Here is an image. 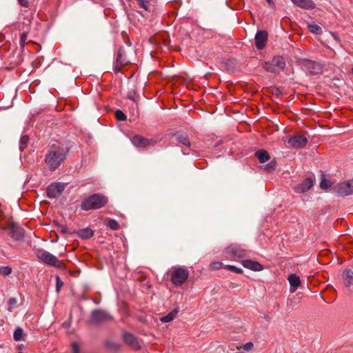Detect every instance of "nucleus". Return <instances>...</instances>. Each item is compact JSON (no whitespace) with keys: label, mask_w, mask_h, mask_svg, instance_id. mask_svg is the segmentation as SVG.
<instances>
[{"label":"nucleus","mask_w":353,"mask_h":353,"mask_svg":"<svg viewBox=\"0 0 353 353\" xmlns=\"http://www.w3.org/2000/svg\"><path fill=\"white\" fill-rule=\"evenodd\" d=\"M288 279L290 285V292H294L301 283L299 276L295 274H292L289 275Z\"/></svg>","instance_id":"nucleus-18"},{"label":"nucleus","mask_w":353,"mask_h":353,"mask_svg":"<svg viewBox=\"0 0 353 353\" xmlns=\"http://www.w3.org/2000/svg\"><path fill=\"white\" fill-rule=\"evenodd\" d=\"M22 231L21 230H16L13 231L12 237L15 240H19L22 236Z\"/></svg>","instance_id":"nucleus-38"},{"label":"nucleus","mask_w":353,"mask_h":353,"mask_svg":"<svg viewBox=\"0 0 353 353\" xmlns=\"http://www.w3.org/2000/svg\"><path fill=\"white\" fill-rule=\"evenodd\" d=\"M189 272L181 267H173L170 271V280L175 285H181L188 279Z\"/></svg>","instance_id":"nucleus-4"},{"label":"nucleus","mask_w":353,"mask_h":353,"mask_svg":"<svg viewBox=\"0 0 353 353\" xmlns=\"http://www.w3.org/2000/svg\"><path fill=\"white\" fill-rule=\"evenodd\" d=\"M332 36H333V37L334 38L335 40L339 41V38H338V37L336 35H335L334 34H332Z\"/></svg>","instance_id":"nucleus-45"},{"label":"nucleus","mask_w":353,"mask_h":353,"mask_svg":"<svg viewBox=\"0 0 353 353\" xmlns=\"http://www.w3.org/2000/svg\"><path fill=\"white\" fill-rule=\"evenodd\" d=\"M123 339L125 343L134 350H139L141 347V341L134 335L128 332H125L123 334Z\"/></svg>","instance_id":"nucleus-12"},{"label":"nucleus","mask_w":353,"mask_h":353,"mask_svg":"<svg viewBox=\"0 0 353 353\" xmlns=\"http://www.w3.org/2000/svg\"><path fill=\"white\" fill-rule=\"evenodd\" d=\"M285 62L281 56H275L269 61H266L263 65L265 70L272 73H277L285 68Z\"/></svg>","instance_id":"nucleus-5"},{"label":"nucleus","mask_w":353,"mask_h":353,"mask_svg":"<svg viewBox=\"0 0 353 353\" xmlns=\"http://www.w3.org/2000/svg\"><path fill=\"white\" fill-rule=\"evenodd\" d=\"M268 32L265 30H259L256 32L254 40L257 49L262 50L265 47L268 41Z\"/></svg>","instance_id":"nucleus-13"},{"label":"nucleus","mask_w":353,"mask_h":353,"mask_svg":"<svg viewBox=\"0 0 353 353\" xmlns=\"http://www.w3.org/2000/svg\"><path fill=\"white\" fill-rule=\"evenodd\" d=\"M253 347H254V345L252 342H248L241 346H237L236 349L239 350L243 349V350H245V351H250L253 348Z\"/></svg>","instance_id":"nucleus-32"},{"label":"nucleus","mask_w":353,"mask_h":353,"mask_svg":"<svg viewBox=\"0 0 353 353\" xmlns=\"http://www.w3.org/2000/svg\"><path fill=\"white\" fill-rule=\"evenodd\" d=\"M304 66L312 74H317L322 70L319 63L311 60L304 61Z\"/></svg>","instance_id":"nucleus-16"},{"label":"nucleus","mask_w":353,"mask_h":353,"mask_svg":"<svg viewBox=\"0 0 353 353\" xmlns=\"http://www.w3.org/2000/svg\"><path fill=\"white\" fill-rule=\"evenodd\" d=\"M330 186L331 182L326 179L325 176L322 177L321 181L320 183V188L323 190H327Z\"/></svg>","instance_id":"nucleus-28"},{"label":"nucleus","mask_w":353,"mask_h":353,"mask_svg":"<svg viewBox=\"0 0 353 353\" xmlns=\"http://www.w3.org/2000/svg\"><path fill=\"white\" fill-rule=\"evenodd\" d=\"M292 3L298 7L304 9H312L314 8V3L312 0H291Z\"/></svg>","instance_id":"nucleus-19"},{"label":"nucleus","mask_w":353,"mask_h":353,"mask_svg":"<svg viewBox=\"0 0 353 353\" xmlns=\"http://www.w3.org/2000/svg\"><path fill=\"white\" fill-rule=\"evenodd\" d=\"M343 284L346 287L353 285V272L350 270H346L343 273Z\"/></svg>","instance_id":"nucleus-20"},{"label":"nucleus","mask_w":353,"mask_h":353,"mask_svg":"<svg viewBox=\"0 0 353 353\" xmlns=\"http://www.w3.org/2000/svg\"><path fill=\"white\" fill-rule=\"evenodd\" d=\"M72 350L73 353H79V346L77 343L72 344Z\"/></svg>","instance_id":"nucleus-40"},{"label":"nucleus","mask_w":353,"mask_h":353,"mask_svg":"<svg viewBox=\"0 0 353 353\" xmlns=\"http://www.w3.org/2000/svg\"><path fill=\"white\" fill-rule=\"evenodd\" d=\"M256 156L261 163H265L270 160V157L265 150H261L256 152Z\"/></svg>","instance_id":"nucleus-22"},{"label":"nucleus","mask_w":353,"mask_h":353,"mask_svg":"<svg viewBox=\"0 0 353 353\" xmlns=\"http://www.w3.org/2000/svg\"><path fill=\"white\" fill-rule=\"evenodd\" d=\"M23 331L21 328L17 327L14 332V339L16 341H19L23 339Z\"/></svg>","instance_id":"nucleus-26"},{"label":"nucleus","mask_w":353,"mask_h":353,"mask_svg":"<svg viewBox=\"0 0 353 353\" xmlns=\"http://www.w3.org/2000/svg\"><path fill=\"white\" fill-rule=\"evenodd\" d=\"M178 313H179V309L176 308V309L173 310L172 311H171L167 315L162 316L160 320L161 322H163V323L170 322L176 318Z\"/></svg>","instance_id":"nucleus-21"},{"label":"nucleus","mask_w":353,"mask_h":353,"mask_svg":"<svg viewBox=\"0 0 353 353\" xmlns=\"http://www.w3.org/2000/svg\"><path fill=\"white\" fill-rule=\"evenodd\" d=\"M107 226L113 230H117L119 228L117 221L114 219H109L107 222Z\"/></svg>","instance_id":"nucleus-29"},{"label":"nucleus","mask_w":353,"mask_h":353,"mask_svg":"<svg viewBox=\"0 0 353 353\" xmlns=\"http://www.w3.org/2000/svg\"><path fill=\"white\" fill-rule=\"evenodd\" d=\"M115 117L119 121H125L127 119L125 114L121 110H119L115 112Z\"/></svg>","instance_id":"nucleus-35"},{"label":"nucleus","mask_w":353,"mask_h":353,"mask_svg":"<svg viewBox=\"0 0 353 353\" xmlns=\"http://www.w3.org/2000/svg\"><path fill=\"white\" fill-rule=\"evenodd\" d=\"M130 63V60L126 58L125 53L122 48H119L117 52V60L114 67L116 73L121 72L124 66Z\"/></svg>","instance_id":"nucleus-6"},{"label":"nucleus","mask_w":353,"mask_h":353,"mask_svg":"<svg viewBox=\"0 0 353 353\" xmlns=\"http://www.w3.org/2000/svg\"><path fill=\"white\" fill-rule=\"evenodd\" d=\"M131 141L134 145L140 148H145L153 144V141L152 140L145 139L140 135H135L132 137Z\"/></svg>","instance_id":"nucleus-15"},{"label":"nucleus","mask_w":353,"mask_h":353,"mask_svg":"<svg viewBox=\"0 0 353 353\" xmlns=\"http://www.w3.org/2000/svg\"><path fill=\"white\" fill-rule=\"evenodd\" d=\"M179 141L182 143L183 145L190 147V142L186 137H181L179 138Z\"/></svg>","instance_id":"nucleus-39"},{"label":"nucleus","mask_w":353,"mask_h":353,"mask_svg":"<svg viewBox=\"0 0 353 353\" xmlns=\"http://www.w3.org/2000/svg\"><path fill=\"white\" fill-rule=\"evenodd\" d=\"M276 167V161L274 160L271 161L269 163L265 165V170L268 172L274 170Z\"/></svg>","instance_id":"nucleus-37"},{"label":"nucleus","mask_w":353,"mask_h":353,"mask_svg":"<svg viewBox=\"0 0 353 353\" xmlns=\"http://www.w3.org/2000/svg\"><path fill=\"white\" fill-rule=\"evenodd\" d=\"M8 303L10 306V309H11L17 304V299L15 298H10Z\"/></svg>","instance_id":"nucleus-41"},{"label":"nucleus","mask_w":353,"mask_h":353,"mask_svg":"<svg viewBox=\"0 0 353 353\" xmlns=\"http://www.w3.org/2000/svg\"><path fill=\"white\" fill-rule=\"evenodd\" d=\"M314 181V176L307 177L301 183L295 186L294 190L296 193L305 192L313 186Z\"/></svg>","instance_id":"nucleus-11"},{"label":"nucleus","mask_w":353,"mask_h":353,"mask_svg":"<svg viewBox=\"0 0 353 353\" xmlns=\"http://www.w3.org/2000/svg\"><path fill=\"white\" fill-rule=\"evenodd\" d=\"M12 272V268L10 266L0 267V274L2 276H8Z\"/></svg>","instance_id":"nucleus-31"},{"label":"nucleus","mask_w":353,"mask_h":353,"mask_svg":"<svg viewBox=\"0 0 353 353\" xmlns=\"http://www.w3.org/2000/svg\"><path fill=\"white\" fill-rule=\"evenodd\" d=\"M223 268L226 269V270H230L232 272H235L236 274H242L243 273V270L241 268L235 267L234 265H225L223 267Z\"/></svg>","instance_id":"nucleus-30"},{"label":"nucleus","mask_w":353,"mask_h":353,"mask_svg":"<svg viewBox=\"0 0 353 353\" xmlns=\"http://www.w3.org/2000/svg\"><path fill=\"white\" fill-rule=\"evenodd\" d=\"M309 31L315 34H320L322 32L321 28L316 23H311L307 25Z\"/></svg>","instance_id":"nucleus-24"},{"label":"nucleus","mask_w":353,"mask_h":353,"mask_svg":"<svg viewBox=\"0 0 353 353\" xmlns=\"http://www.w3.org/2000/svg\"><path fill=\"white\" fill-rule=\"evenodd\" d=\"M63 285V282L60 280L59 277H57V291H59V289Z\"/></svg>","instance_id":"nucleus-42"},{"label":"nucleus","mask_w":353,"mask_h":353,"mask_svg":"<svg viewBox=\"0 0 353 353\" xmlns=\"http://www.w3.org/2000/svg\"><path fill=\"white\" fill-rule=\"evenodd\" d=\"M225 265H223V263L221 261H215L212 262L209 265V270L212 271L217 270L221 268H223Z\"/></svg>","instance_id":"nucleus-25"},{"label":"nucleus","mask_w":353,"mask_h":353,"mask_svg":"<svg viewBox=\"0 0 353 353\" xmlns=\"http://www.w3.org/2000/svg\"><path fill=\"white\" fill-rule=\"evenodd\" d=\"M266 1L268 2V6L271 8L274 9L276 8V4H275V3L274 2L273 0H266Z\"/></svg>","instance_id":"nucleus-43"},{"label":"nucleus","mask_w":353,"mask_h":353,"mask_svg":"<svg viewBox=\"0 0 353 353\" xmlns=\"http://www.w3.org/2000/svg\"><path fill=\"white\" fill-rule=\"evenodd\" d=\"M19 2L23 7L27 8L28 6V1L27 0H19Z\"/></svg>","instance_id":"nucleus-44"},{"label":"nucleus","mask_w":353,"mask_h":353,"mask_svg":"<svg viewBox=\"0 0 353 353\" xmlns=\"http://www.w3.org/2000/svg\"><path fill=\"white\" fill-rule=\"evenodd\" d=\"M137 3L141 8L148 10L150 8V0H137Z\"/></svg>","instance_id":"nucleus-27"},{"label":"nucleus","mask_w":353,"mask_h":353,"mask_svg":"<svg viewBox=\"0 0 353 353\" xmlns=\"http://www.w3.org/2000/svg\"><path fill=\"white\" fill-rule=\"evenodd\" d=\"M68 149L63 144L56 141L50 145L45 162L50 170L54 171L66 158Z\"/></svg>","instance_id":"nucleus-1"},{"label":"nucleus","mask_w":353,"mask_h":353,"mask_svg":"<svg viewBox=\"0 0 353 353\" xmlns=\"http://www.w3.org/2000/svg\"><path fill=\"white\" fill-rule=\"evenodd\" d=\"M107 202L108 198L106 196L100 194H94L84 199L81 204V208L85 211L97 210L105 206Z\"/></svg>","instance_id":"nucleus-2"},{"label":"nucleus","mask_w":353,"mask_h":353,"mask_svg":"<svg viewBox=\"0 0 353 353\" xmlns=\"http://www.w3.org/2000/svg\"><path fill=\"white\" fill-rule=\"evenodd\" d=\"M242 264L244 268L253 271H261L263 269L260 263L252 260H244L242 261Z\"/></svg>","instance_id":"nucleus-17"},{"label":"nucleus","mask_w":353,"mask_h":353,"mask_svg":"<svg viewBox=\"0 0 353 353\" xmlns=\"http://www.w3.org/2000/svg\"><path fill=\"white\" fill-rule=\"evenodd\" d=\"M105 345L109 349L114 351H117L119 349V345L112 341H107Z\"/></svg>","instance_id":"nucleus-34"},{"label":"nucleus","mask_w":353,"mask_h":353,"mask_svg":"<svg viewBox=\"0 0 353 353\" xmlns=\"http://www.w3.org/2000/svg\"><path fill=\"white\" fill-rule=\"evenodd\" d=\"M27 38L28 34L26 32H23L21 34L19 43L21 48H24V46L27 44Z\"/></svg>","instance_id":"nucleus-36"},{"label":"nucleus","mask_w":353,"mask_h":353,"mask_svg":"<svg viewBox=\"0 0 353 353\" xmlns=\"http://www.w3.org/2000/svg\"><path fill=\"white\" fill-rule=\"evenodd\" d=\"M65 189V185L61 183H53L46 190V194L50 198H56Z\"/></svg>","instance_id":"nucleus-10"},{"label":"nucleus","mask_w":353,"mask_h":353,"mask_svg":"<svg viewBox=\"0 0 353 353\" xmlns=\"http://www.w3.org/2000/svg\"><path fill=\"white\" fill-rule=\"evenodd\" d=\"M110 319V316L102 310H94L91 314V322L94 323H99Z\"/></svg>","instance_id":"nucleus-14"},{"label":"nucleus","mask_w":353,"mask_h":353,"mask_svg":"<svg viewBox=\"0 0 353 353\" xmlns=\"http://www.w3.org/2000/svg\"><path fill=\"white\" fill-rule=\"evenodd\" d=\"M37 256L46 264L60 269L65 268V265L63 261L59 260L55 256L44 250H38L37 252Z\"/></svg>","instance_id":"nucleus-3"},{"label":"nucleus","mask_w":353,"mask_h":353,"mask_svg":"<svg viewBox=\"0 0 353 353\" xmlns=\"http://www.w3.org/2000/svg\"><path fill=\"white\" fill-rule=\"evenodd\" d=\"M288 143L291 147L295 148H301L307 144V139L304 135L297 134L291 137L288 139Z\"/></svg>","instance_id":"nucleus-9"},{"label":"nucleus","mask_w":353,"mask_h":353,"mask_svg":"<svg viewBox=\"0 0 353 353\" xmlns=\"http://www.w3.org/2000/svg\"><path fill=\"white\" fill-rule=\"evenodd\" d=\"M226 252L232 259H243L247 255V250L238 245L229 246Z\"/></svg>","instance_id":"nucleus-8"},{"label":"nucleus","mask_w":353,"mask_h":353,"mask_svg":"<svg viewBox=\"0 0 353 353\" xmlns=\"http://www.w3.org/2000/svg\"><path fill=\"white\" fill-rule=\"evenodd\" d=\"M29 141V138L28 136L24 135L21 137L20 139V149L23 150L25 148H26L28 143Z\"/></svg>","instance_id":"nucleus-33"},{"label":"nucleus","mask_w":353,"mask_h":353,"mask_svg":"<svg viewBox=\"0 0 353 353\" xmlns=\"http://www.w3.org/2000/svg\"><path fill=\"white\" fill-rule=\"evenodd\" d=\"M94 234L93 231L90 228H84L79 231V235L83 239L91 238Z\"/></svg>","instance_id":"nucleus-23"},{"label":"nucleus","mask_w":353,"mask_h":353,"mask_svg":"<svg viewBox=\"0 0 353 353\" xmlns=\"http://www.w3.org/2000/svg\"><path fill=\"white\" fill-rule=\"evenodd\" d=\"M335 191L342 196L353 194V179L338 183L335 186Z\"/></svg>","instance_id":"nucleus-7"},{"label":"nucleus","mask_w":353,"mask_h":353,"mask_svg":"<svg viewBox=\"0 0 353 353\" xmlns=\"http://www.w3.org/2000/svg\"><path fill=\"white\" fill-rule=\"evenodd\" d=\"M352 73L353 74V66H352Z\"/></svg>","instance_id":"nucleus-46"}]
</instances>
